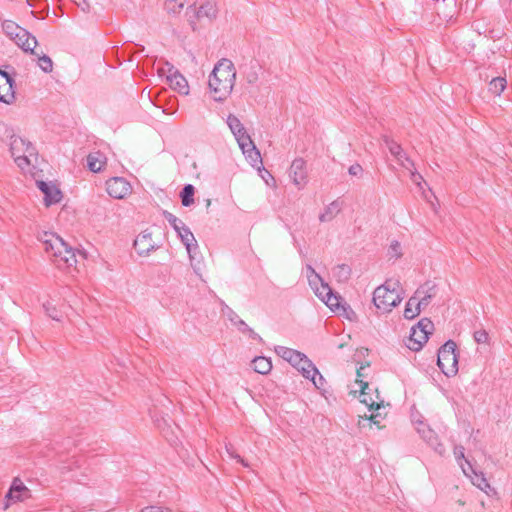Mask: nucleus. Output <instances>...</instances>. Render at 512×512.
I'll list each match as a JSON object with an SVG mask.
<instances>
[{
  "label": "nucleus",
  "mask_w": 512,
  "mask_h": 512,
  "mask_svg": "<svg viewBox=\"0 0 512 512\" xmlns=\"http://www.w3.org/2000/svg\"><path fill=\"white\" fill-rule=\"evenodd\" d=\"M236 80V70L233 62L223 58L219 60L210 76L209 88L216 101L225 100L232 92Z\"/></svg>",
  "instance_id": "nucleus-1"
},
{
  "label": "nucleus",
  "mask_w": 512,
  "mask_h": 512,
  "mask_svg": "<svg viewBox=\"0 0 512 512\" xmlns=\"http://www.w3.org/2000/svg\"><path fill=\"white\" fill-rule=\"evenodd\" d=\"M0 139L9 145L16 165L24 172L30 171L32 157L36 155L33 145L17 136L12 127L0 122Z\"/></svg>",
  "instance_id": "nucleus-2"
},
{
  "label": "nucleus",
  "mask_w": 512,
  "mask_h": 512,
  "mask_svg": "<svg viewBox=\"0 0 512 512\" xmlns=\"http://www.w3.org/2000/svg\"><path fill=\"white\" fill-rule=\"evenodd\" d=\"M46 253L49 254L54 264L63 269L74 266L77 263L75 252L68 244L57 234L53 232H43L39 236Z\"/></svg>",
  "instance_id": "nucleus-3"
},
{
  "label": "nucleus",
  "mask_w": 512,
  "mask_h": 512,
  "mask_svg": "<svg viewBox=\"0 0 512 512\" xmlns=\"http://www.w3.org/2000/svg\"><path fill=\"white\" fill-rule=\"evenodd\" d=\"M399 286V281L388 280L377 287L373 293V303L376 308L383 312H390L398 306L403 299L398 291Z\"/></svg>",
  "instance_id": "nucleus-4"
},
{
  "label": "nucleus",
  "mask_w": 512,
  "mask_h": 512,
  "mask_svg": "<svg viewBox=\"0 0 512 512\" xmlns=\"http://www.w3.org/2000/svg\"><path fill=\"white\" fill-rule=\"evenodd\" d=\"M437 365L447 377H453L458 372V358L456 355V343L448 340L438 350Z\"/></svg>",
  "instance_id": "nucleus-5"
},
{
  "label": "nucleus",
  "mask_w": 512,
  "mask_h": 512,
  "mask_svg": "<svg viewBox=\"0 0 512 512\" xmlns=\"http://www.w3.org/2000/svg\"><path fill=\"white\" fill-rule=\"evenodd\" d=\"M218 14V7L213 0H202L199 5H192L187 8L186 15L188 22L193 30H196V22L202 19H207L212 22L216 19Z\"/></svg>",
  "instance_id": "nucleus-6"
},
{
  "label": "nucleus",
  "mask_w": 512,
  "mask_h": 512,
  "mask_svg": "<svg viewBox=\"0 0 512 512\" xmlns=\"http://www.w3.org/2000/svg\"><path fill=\"white\" fill-rule=\"evenodd\" d=\"M432 330V321L427 318L421 319L416 326L412 327L406 346L412 351H419L427 342Z\"/></svg>",
  "instance_id": "nucleus-7"
},
{
  "label": "nucleus",
  "mask_w": 512,
  "mask_h": 512,
  "mask_svg": "<svg viewBox=\"0 0 512 512\" xmlns=\"http://www.w3.org/2000/svg\"><path fill=\"white\" fill-rule=\"evenodd\" d=\"M437 288L434 283L426 282L419 287L412 296L411 304H417L420 310L425 309L436 296Z\"/></svg>",
  "instance_id": "nucleus-8"
},
{
  "label": "nucleus",
  "mask_w": 512,
  "mask_h": 512,
  "mask_svg": "<svg viewBox=\"0 0 512 512\" xmlns=\"http://www.w3.org/2000/svg\"><path fill=\"white\" fill-rule=\"evenodd\" d=\"M31 497V492L28 487L19 479L14 478L8 493L6 494L7 503L4 509L9 507V502H22Z\"/></svg>",
  "instance_id": "nucleus-9"
},
{
  "label": "nucleus",
  "mask_w": 512,
  "mask_h": 512,
  "mask_svg": "<svg viewBox=\"0 0 512 512\" xmlns=\"http://www.w3.org/2000/svg\"><path fill=\"white\" fill-rule=\"evenodd\" d=\"M293 367L300 371L301 374L306 379H310L316 387L322 385V375L319 373L316 366L312 363L311 360L308 359V357L305 354H303V356L301 357V361L299 362V364H294Z\"/></svg>",
  "instance_id": "nucleus-10"
},
{
  "label": "nucleus",
  "mask_w": 512,
  "mask_h": 512,
  "mask_svg": "<svg viewBox=\"0 0 512 512\" xmlns=\"http://www.w3.org/2000/svg\"><path fill=\"white\" fill-rule=\"evenodd\" d=\"M107 193L115 199H123L131 193V185L122 177H113L106 182Z\"/></svg>",
  "instance_id": "nucleus-11"
},
{
  "label": "nucleus",
  "mask_w": 512,
  "mask_h": 512,
  "mask_svg": "<svg viewBox=\"0 0 512 512\" xmlns=\"http://www.w3.org/2000/svg\"><path fill=\"white\" fill-rule=\"evenodd\" d=\"M384 142L397 164L404 170H411L414 167V162L407 156L402 147L395 141L385 138Z\"/></svg>",
  "instance_id": "nucleus-12"
},
{
  "label": "nucleus",
  "mask_w": 512,
  "mask_h": 512,
  "mask_svg": "<svg viewBox=\"0 0 512 512\" xmlns=\"http://www.w3.org/2000/svg\"><path fill=\"white\" fill-rule=\"evenodd\" d=\"M167 81L170 87L179 94L188 95L189 85L186 78L173 66L167 64Z\"/></svg>",
  "instance_id": "nucleus-13"
},
{
  "label": "nucleus",
  "mask_w": 512,
  "mask_h": 512,
  "mask_svg": "<svg viewBox=\"0 0 512 512\" xmlns=\"http://www.w3.org/2000/svg\"><path fill=\"white\" fill-rule=\"evenodd\" d=\"M416 430L437 453L442 455L445 452L444 446L439 442L436 433L423 421H415Z\"/></svg>",
  "instance_id": "nucleus-14"
},
{
  "label": "nucleus",
  "mask_w": 512,
  "mask_h": 512,
  "mask_svg": "<svg viewBox=\"0 0 512 512\" xmlns=\"http://www.w3.org/2000/svg\"><path fill=\"white\" fill-rule=\"evenodd\" d=\"M289 177L298 189L304 188L307 183V172L305 169V161L302 158H297L292 162Z\"/></svg>",
  "instance_id": "nucleus-15"
},
{
  "label": "nucleus",
  "mask_w": 512,
  "mask_h": 512,
  "mask_svg": "<svg viewBox=\"0 0 512 512\" xmlns=\"http://www.w3.org/2000/svg\"><path fill=\"white\" fill-rule=\"evenodd\" d=\"M360 385V401L365 404L370 410L374 409L379 411L383 407V401L379 400V395L376 393L375 398L370 395V386L363 380H357Z\"/></svg>",
  "instance_id": "nucleus-16"
},
{
  "label": "nucleus",
  "mask_w": 512,
  "mask_h": 512,
  "mask_svg": "<svg viewBox=\"0 0 512 512\" xmlns=\"http://www.w3.org/2000/svg\"><path fill=\"white\" fill-rule=\"evenodd\" d=\"M226 123L230 131L234 135L239 147L241 146L242 143L251 140V137L247 134L244 125L241 123L237 116L229 114Z\"/></svg>",
  "instance_id": "nucleus-17"
},
{
  "label": "nucleus",
  "mask_w": 512,
  "mask_h": 512,
  "mask_svg": "<svg viewBox=\"0 0 512 512\" xmlns=\"http://www.w3.org/2000/svg\"><path fill=\"white\" fill-rule=\"evenodd\" d=\"M134 247L140 256H147L151 251L157 248V245L152 240V233L145 230L134 240Z\"/></svg>",
  "instance_id": "nucleus-18"
},
{
  "label": "nucleus",
  "mask_w": 512,
  "mask_h": 512,
  "mask_svg": "<svg viewBox=\"0 0 512 512\" xmlns=\"http://www.w3.org/2000/svg\"><path fill=\"white\" fill-rule=\"evenodd\" d=\"M37 187L44 194V202L46 206H51L60 202L62 193L55 184L37 181Z\"/></svg>",
  "instance_id": "nucleus-19"
},
{
  "label": "nucleus",
  "mask_w": 512,
  "mask_h": 512,
  "mask_svg": "<svg viewBox=\"0 0 512 512\" xmlns=\"http://www.w3.org/2000/svg\"><path fill=\"white\" fill-rule=\"evenodd\" d=\"M14 99L13 79L7 72L0 70V102L11 104Z\"/></svg>",
  "instance_id": "nucleus-20"
},
{
  "label": "nucleus",
  "mask_w": 512,
  "mask_h": 512,
  "mask_svg": "<svg viewBox=\"0 0 512 512\" xmlns=\"http://www.w3.org/2000/svg\"><path fill=\"white\" fill-rule=\"evenodd\" d=\"M461 468L463 473L471 479L473 485L488 494L487 489H490V485L483 473L476 472L468 460H465V464H461Z\"/></svg>",
  "instance_id": "nucleus-21"
},
{
  "label": "nucleus",
  "mask_w": 512,
  "mask_h": 512,
  "mask_svg": "<svg viewBox=\"0 0 512 512\" xmlns=\"http://www.w3.org/2000/svg\"><path fill=\"white\" fill-rule=\"evenodd\" d=\"M242 153L245 155L246 159L250 162L253 167H257L260 169L258 165L262 164L261 154L259 150L256 148L252 140L248 142L242 143L240 146Z\"/></svg>",
  "instance_id": "nucleus-22"
},
{
  "label": "nucleus",
  "mask_w": 512,
  "mask_h": 512,
  "mask_svg": "<svg viewBox=\"0 0 512 512\" xmlns=\"http://www.w3.org/2000/svg\"><path fill=\"white\" fill-rule=\"evenodd\" d=\"M275 352L279 357L290 363L292 366H294V364H299L301 357L303 356L302 352L285 346H276Z\"/></svg>",
  "instance_id": "nucleus-23"
},
{
  "label": "nucleus",
  "mask_w": 512,
  "mask_h": 512,
  "mask_svg": "<svg viewBox=\"0 0 512 512\" xmlns=\"http://www.w3.org/2000/svg\"><path fill=\"white\" fill-rule=\"evenodd\" d=\"M107 158L100 151H95L87 156V167L90 171L97 173L102 171L106 165Z\"/></svg>",
  "instance_id": "nucleus-24"
},
{
  "label": "nucleus",
  "mask_w": 512,
  "mask_h": 512,
  "mask_svg": "<svg viewBox=\"0 0 512 512\" xmlns=\"http://www.w3.org/2000/svg\"><path fill=\"white\" fill-rule=\"evenodd\" d=\"M4 33L13 41L19 36L28 35V31L11 20H5L2 23Z\"/></svg>",
  "instance_id": "nucleus-25"
},
{
  "label": "nucleus",
  "mask_w": 512,
  "mask_h": 512,
  "mask_svg": "<svg viewBox=\"0 0 512 512\" xmlns=\"http://www.w3.org/2000/svg\"><path fill=\"white\" fill-rule=\"evenodd\" d=\"M18 47L25 52H30L33 55H38V51L35 50L37 46V39L28 32L26 36H19L14 41Z\"/></svg>",
  "instance_id": "nucleus-26"
},
{
  "label": "nucleus",
  "mask_w": 512,
  "mask_h": 512,
  "mask_svg": "<svg viewBox=\"0 0 512 512\" xmlns=\"http://www.w3.org/2000/svg\"><path fill=\"white\" fill-rule=\"evenodd\" d=\"M186 250L189 255L192 268L197 274H199L201 270L202 256L199 252L197 241L190 244L189 247H186Z\"/></svg>",
  "instance_id": "nucleus-27"
},
{
  "label": "nucleus",
  "mask_w": 512,
  "mask_h": 512,
  "mask_svg": "<svg viewBox=\"0 0 512 512\" xmlns=\"http://www.w3.org/2000/svg\"><path fill=\"white\" fill-rule=\"evenodd\" d=\"M341 206L338 201L331 202L325 209L324 212L320 214L319 220L320 222H330L332 221L337 214L340 212Z\"/></svg>",
  "instance_id": "nucleus-28"
},
{
  "label": "nucleus",
  "mask_w": 512,
  "mask_h": 512,
  "mask_svg": "<svg viewBox=\"0 0 512 512\" xmlns=\"http://www.w3.org/2000/svg\"><path fill=\"white\" fill-rule=\"evenodd\" d=\"M252 366L255 372L259 374H267L272 369V363L270 359L259 356L253 359Z\"/></svg>",
  "instance_id": "nucleus-29"
},
{
  "label": "nucleus",
  "mask_w": 512,
  "mask_h": 512,
  "mask_svg": "<svg viewBox=\"0 0 512 512\" xmlns=\"http://www.w3.org/2000/svg\"><path fill=\"white\" fill-rule=\"evenodd\" d=\"M306 277L313 291H318V287L325 283L311 265L306 266Z\"/></svg>",
  "instance_id": "nucleus-30"
},
{
  "label": "nucleus",
  "mask_w": 512,
  "mask_h": 512,
  "mask_svg": "<svg viewBox=\"0 0 512 512\" xmlns=\"http://www.w3.org/2000/svg\"><path fill=\"white\" fill-rule=\"evenodd\" d=\"M333 277L339 283H345L349 280L351 275V268L346 264H340L333 268Z\"/></svg>",
  "instance_id": "nucleus-31"
},
{
  "label": "nucleus",
  "mask_w": 512,
  "mask_h": 512,
  "mask_svg": "<svg viewBox=\"0 0 512 512\" xmlns=\"http://www.w3.org/2000/svg\"><path fill=\"white\" fill-rule=\"evenodd\" d=\"M507 85L506 78L495 77L489 82V91L495 96H500Z\"/></svg>",
  "instance_id": "nucleus-32"
},
{
  "label": "nucleus",
  "mask_w": 512,
  "mask_h": 512,
  "mask_svg": "<svg viewBox=\"0 0 512 512\" xmlns=\"http://www.w3.org/2000/svg\"><path fill=\"white\" fill-rule=\"evenodd\" d=\"M340 297L335 295L333 293V291L330 292V294H328L326 296L325 299H323L322 301L332 310V311H344V312H347V309L344 307V306H341L340 304Z\"/></svg>",
  "instance_id": "nucleus-33"
},
{
  "label": "nucleus",
  "mask_w": 512,
  "mask_h": 512,
  "mask_svg": "<svg viewBox=\"0 0 512 512\" xmlns=\"http://www.w3.org/2000/svg\"><path fill=\"white\" fill-rule=\"evenodd\" d=\"M195 188L191 184H187L180 193L182 205L185 207L190 206L193 202Z\"/></svg>",
  "instance_id": "nucleus-34"
},
{
  "label": "nucleus",
  "mask_w": 512,
  "mask_h": 512,
  "mask_svg": "<svg viewBox=\"0 0 512 512\" xmlns=\"http://www.w3.org/2000/svg\"><path fill=\"white\" fill-rule=\"evenodd\" d=\"M186 0H165V10L169 14H178L184 7Z\"/></svg>",
  "instance_id": "nucleus-35"
},
{
  "label": "nucleus",
  "mask_w": 512,
  "mask_h": 512,
  "mask_svg": "<svg viewBox=\"0 0 512 512\" xmlns=\"http://www.w3.org/2000/svg\"><path fill=\"white\" fill-rule=\"evenodd\" d=\"M35 56L38 57V65L42 71H44L46 73H49L52 71L53 62L49 56L43 54V52H40V53L38 52V55H35Z\"/></svg>",
  "instance_id": "nucleus-36"
},
{
  "label": "nucleus",
  "mask_w": 512,
  "mask_h": 512,
  "mask_svg": "<svg viewBox=\"0 0 512 512\" xmlns=\"http://www.w3.org/2000/svg\"><path fill=\"white\" fill-rule=\"evenodd\" d=\"M177 235L181 239V242L184 244L185 247H189L190 244L196 242L193 233L187 226H185L182 230H179L177 232Z\"/></svg>",
  "instance_id": "nucleus-37"
},
{
  "label": "nucleus",
  "mask_w": 512,
  "mask_h": 512,
  "mask_svg": "<svg viewBox=\"0 0 512 512\" xmlns=\"http://www.w3.org/2000/svg\"><path fill=\"white\" fill-rule=\"evenodd\" d=\"M164 217L168 221V223L173 227V229L176 231V233L179 230H182L186 225L185 223L177 218L175 215H173L170 212H164Z\"/></svg>",
  "instance_id": "nucleus-38"
},
{
  "label": "nucleus",
  "mask_w": 512,
  "mask_h": 512,
  "mask_svg": "<svg viewBox=\"0 0 512 512\" xmlns=\"http://www.w3.org/2000/svg\"><path fill=\"white\" fill-rule=\"evenodd\" d=\"M411 302H412V297H410V299L406 303V307H405V310H404V317L406 319H413L416 316H418L420 314V312H421V310L417 306V304H411Z\"/></svg>",
  "instance_id": "nucleus-39"
},
{
  "label": "nucleus",
  "mask_w": 512,
  "mask_h": 512,
  "mask_svg": "<svg viewBox=\"0 0 512 512\" xmlns=\"http://www.w3.org/2000/svg\"><path fill=\"white\" fill-rule=\"evenodd\" d=\"M43 309L47 316H49L51 319L60 321L61 315L57 308L50 301L43 303Z\"/></svg>",
  "instance_id": "nucleus-40"
},
{
  "label": "nucleus",
  "mask_w": 512,
  "mask_h": 512,
  "mask_svg": "<svg viewBox=\"0 0 512 512\" xmlns=\"http://www.w3.org/2000/svg\"><path fill=\"white\" fill-rule=\"evenodd\" d=\"M226 452L230 458L237 460V462L242 464L244 467L249 466L248 463L233 450V447L231 445H226Z\"/></svg>",
  "instance_id": "nucleus-41"
},
{
  "label": "nucleus",
  "mask_w": 512,
  "mask_h": 512,
  "mask_svg": "<svg viewBox=\"0 0 512 512\" xmlns=\"http://www.w3.org/2000/svg\"><path fill=\"white\" fill-rule=\"evenodd\" d=\"M410 174L411 181L417 185L420 189H422V183L425 181L423 180V177L415 170L413 167L411 170H407Z\"/></svg>",
  "instance_id": "nucleus-42"
},
{
  "label": "nucleus",
  "mask_w": 512,
  "mask_h": 512,
  "mask_svg": "<svg viewBox=\"0 0 512 512\" xmlns=\"http://www.w3.org/2000/svg\"><path fill=\"white\" fill-rule=\"evenodd\" d=\"M332 289L329 287L327 283L322 284L320 287H318V291H314L315 295L320 298L321 300L325 299Z\"/></svg>",
  "instance_id": "nucleus-43"
},
{
  "label": "nucleus",
  "mask_w": 512,
  "mask_h": 512,
  "mask_svg": "<svg viewBox=\"0 0 512 512\" xmlns=\"http://www.w3.org/2000/svg\"><path fill=\"white\" fill-rule=\"evenodd\" d=\"M474 340L477 343H487L489 340V334L486 330H478L474 332Z\"/></svg>",
  "instance_id": "nucleus-44"
},
{
  "label": "nucleus",
  "mask_w": 512,
  "mask_h": 512,
  "mask_svg": "<svg viewBox=\"0 0 512 512\" xmlns=\"http://www.w3.org/2000/svg\"><path fill=\"white\" fill-rule=\"evenodd\" d=\"M141 512H173V511L168 507H163L160 505H150V506L144 507L141 510Z\"/></svg>",
  "instance_id": "nucleus-45"
},
{
  "label": "nucleus",
  "mask_w": 512,
  "mask_h": 512,
  "mask_svg": "<svg viewBox=\"0 0 512 512\" xmlns=\"http://www.w3.org/2000/svg\"><path fill=\"white\" fill-rule=\"evenodd\" d=\"M258 78V70L256 67H252L251 70L246 74V80L249 84L256 83Z\"/></svg>",
  "instance_id": "nucleus-46"
},
{
  "label": "nucleus",
  "mask_w": 512,
  "mask_h": 512,
  "mask_svg": "<svg viewBox=\"0 0 512 512\" xmlns=\"http://www.w3.org/2000/svg\"><path fill=\"white\" fill-rule=\"evenodd\" d=\"M375 417H367V416H359V419H358V426L360 428H365V427H371V420H374Z\"/></svg>",
  "instance_id": "nucleus-47"
},
{
  "label": "nucleus",
  "mask_w": 512,
  "mask_h": 512,
  "mask_svg": "<svg viewBox=\"0 0 512 512\" xmlns=\"http://www.w3.org/2000/svg\"><path fill=\"white\" fill-rule=\"evenodd\" d=\"M400 249H401V247L398 242L392 243L390 245V249H389V253H390L391 257L398 258L401 255Z\"/></svg>",
  "instance_id": "nucleus-48"
},
{
  "label": "nucleus",
  "mask_w": 512,
  "mask_h": 512,
  "mask_svg": "<svg viewBox=\"0 0 512 512\" xmlns=\"http://www.w3.org/2000/svg\"><path fill=\"white\" fill-rule=\"evenodd\" d=\"M225 314L234 325H237L238 321L241 320L237 313L230 308L227 309V312Z\"/></svg>",
  "instance_id": "nucleus-49"
},
{
  "label": "nucleus",
  "mask_w": 512,
  "mask_h": 512,
  "mask_svg": "<svg viewBox=\"0 0 512 512\" xmlns=\"http://www.w3.org/2000/svg\"><path fill=\"white\" fill-rule=\"evenodd\" d=\"M454 455L456 460L458 461L459 465L461 466V460H464V447L463 446H456L454 449Z\"/></svg>",
  "instance_id": "nucleus-50"
},
{
  "label": "nucleus",
  "mask_w": 512,
  "mask_h": 512,
  "mask_svg": "<svg viewBox=\"0 0 512 512\" xmlns=\"http://www.w3.org/2000/svg\"><path fill=\"white\" fill-rule=\"evenodd\" d=\"M363 169L359 164H353L349 167V174L352 176H359L361 175Z\"/></svg>",
  "instance_id": "nucleus-51"
},
{
  "label": "nucleus",
  "mask_w": 512,
  "mask_h": 512,
  "mask_svg": "<svg viewBox=\"0 0 512 512\" xmlns=\"http://www.w3.org/2000/svg\"><path fill=\"white\" fill-rule=\"evenodd\" d=\"M239 331L242 333H248L250 330V327L241 319L238 321V324L235 325Z\"/></svg>",
  "instance_id": "nucleus-52"
},
{
  "label": "nucleus",
  "mask_w": 512,
  "mask_h": 512,
  "mask_svg": "<svg viewBox=\"0 0 512 512\" xmlns=\"http://www.w3.org/2000/svg\"><path fill=\"white\" fill-rule=\"evenodd\" d=\"M369 417H375V419H374V420H371V425H372V424L379 425V420H378V418H379V417H381V413H380V412L372 413Z\"/></svg>",
  "instance_id": "nucleus-53"
},
{
  "label": "nucleus",
  "mask_w": 512,
  "mask_h": 512,
  "mask_svg": "<svg viewBox=\"0 0 512 512\" xmlns=\"http://www.w3.org/2000/svg\"><path fill=\"white\" fill-rule=\"evenodd\" d=\"M249 336L252 338V339H261L260 336L253 330L250 328L249 332H248Z\"/></svg>",
  "instance_id": "nucleus-54"
},
{
  "label": "nucleus",
  "mask_w": 512,
  "mask_h": 512,
  "mask_svg": "<svg viewBox=\"0 0 512 512\" xmlns=\"http://www.w3.org/2000/svg\"><path fill=\"white\" fill-rule=\"evenodd\" d=\"M77 5L81 7L83 11H87L89 9V5L83 0V4H80V2L76 1Z\"/></svg>",
  "instance_id": "nucleus-55"
},
{
  "label": "nucleus",
  "mask_w": 512,
  "mask_h": 512,
  "mask_svg": "<svg viewBox=\"0 0 512 512\" xmlns=\"http://www.w3.org/2000/svg\"><path fill=\"white\" fill-rule=\"evenodd\" d=\"M357 375H358V377L362 376L360 370H357Z\"/></svg>",
  "instance_id": "nucleus-56"
}]
</instances>
